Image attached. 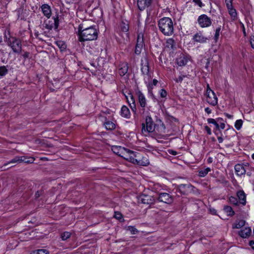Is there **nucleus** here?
<instances>
[{
  "mask_svg": "<svg viewBox=\"0 0 254 254\" xmlns=\"http://www.w3.org/2000/svg\"><path fill=\"white\" fill-rule=\"evenodd\" d=\"M98 34L99 31L96 28V26L84 28L82 25H79L78 28V40L80 42L95 40L98 38Z\"/></svg>",
  "mask_w": 254,
  "mask_h": 254,
  "instance_id": "obj_1",
  "label": "nucleus"
},
{
  "mask_svg": "<svg viewBox=\"0 0 254 254\" xmlns=\"http://www.w3.org/2000/svg\"><path fill=\"white\" fill-rule=\"evenodd\" d=\"M160 30L165 35L170 36L173 34L174 27L172 19L169 17H163L158 21Z\"/></svg>",
  "mask_w": 254,
  "mask_h": 254,
  "instance_id": "obj_2",
  "label": "nucleus"
},
{
  "mask_svg": "<svg viewBox=\"0 0 254 254\" xmlns=\"http://www.w3.org/2000/svg\"><path fill=\"white\" fill-rule=\"evenodd\" d=\"M7 44L11 49L13 53L20 54L22 52V43L21 40L15 37H11L7 40Z\"/></svg>",
  "mask_w": 254,
  "mask_h": 254,
  "instance_id": "obj_3",
  "label": "nucleus"
},
{
  "mask_svg": "<svg viewBox=\"0 0 254 254\" xmlns=\"http://www.w3.org/2000/svg\"><path fill=\"white\" fill-rule=\"evenodd\" d=\"M121 149L122 150V151H121V153L122 154L121 157L122 158L133 164H135V162H136V159L135 157H136V156L134 151L126 148H121Z\"/></svg>",
  "mask_w": 254,
  "mask_h": 254,
  "instance_id": "obj_4",
  "label": "nucleus"
},
{
  "mask_svg": "<svg viewBox=\"0 0 254 254\" xmlns=\"http://www.w3.org/2000/svg\"><path fill=\"white\" fill-rule=\"evenodd\" d=\"M156 201L171 204L174 201V197L167 192H159L156 197Z\"/></svg>",
  "mask_w": 254,
  "mask_h": 254,
  "instance_id": "obj_5",
  "label": "nucleus"
},
{
  "mask_svg": "<svg viewBox=\"0 0 254 254\" xmlns=\"http://www.w3.org/2000/svg\"><path fill=\"white\" fill-rule=\"evenodd\" d=\"M45 28L49 30H52L54 28L55 30L58 29L59 26V19L58 15L56 16H53L51 19L45 20L44 22Z\"/></svg>",
  "mask_w": 254,
  "mask_h": 254,
  "instance_id": "obj_6",
  "label": "nucleus"
},
{
  "mask_svg": "<svg viewBox=\"0 0 254 254\" xmlns=\"http://www.w3.org/2000/svg\"><path fill=\"white\" fill-rule=\"evenodd\" d=\"M144 35L141 32L137 34L136 43L135 47L134 53L136 55H139L144 46Z\"/></svg>",
  "mask_w": 254,
  "mask_h": 254,
  "instance_id": "obj_7",
  "label": "nucleus"
},
{
  "mask_svg": "<svg viewBox=\"0 0 254 254\" xmlns=\"http://www.w3.org/2000/svg\"><path fill=\"white\" fill-rule=\"evenodd\" d=\"M195 187L190 184H181L178 186L177 190L183 194H188L194 192Z\"/></svg>",
  "mask_w": 254,
  "mask_h": 254,
  "instance_id": "obj_8",
  "label": "nucleus"
},
{
  "mask_svg": "<svg viewBox=\"0 0 254 254\" xmlns=\"http://www.w3.org/2000/svg\"><path fill=\"white\" fill-rule=\"evenodd\" d=\"M206 95V101L208 104L213 106L217 104V98L214 92L210 88L209 85H207Z\"/></svg>",
  "mask_w": 254,
  "mask_h": 254,
  "instance_id": "obj_9",
  "label": "nucleus"
},
{
  "mask_svg": "<svg viewBox=\"0 0 254 254\" xmlns=\"http://www.w3.org/2000/svg\"><path fill=\"white\" fill-rule=\"evenodd\" d=\"M146 128H145V124H142V129L147 131L148 132H152L154 131V123L150 116H147L145 118Z\"/></svg>",
  "mask_w": 254,
  "mask_h": 254,
  "instance_id": "obj_10",
  "label": "nucleus"
},
{
  "mask_svg": "<svg viewBox=\"0 0 254 254\" xmlns=\"http://www.w3.org/2000/svg\"><path fill=\"white\" fill-rule=\"evenodd\" d=\"M138 199L139 202L148 205L155 204L156 202V198H154L152 196L145 194L140 195Z\"/></svg>",
  "mask_w": 254,
  "mask_h": 254,
  "instance_id": "obj_11",
  "label": "nucleus"
},
{
  "mask_svg": "<svg viewBox=\"0 0 254 254\" xmlns=\"http://www.w3.org/2000/svg\"><path fill=\"white\" fill-rule=\"evenodd\" d=\"M197 22L200 26L202 28L209 27L212 23L211 19L206 14L200 15L197 19Z\"/></svg>",
  "mask_w": 254,
  "mask_h": 254,
  "instance_id": "obj_12",
  "label": "nucleus"
},
{
  "mask_svg": "<svg viewBox=\"0 0 254 254\" xmlns=\"http://www.w3.org/2000/svg\"><path fill=\"white\" fill-rule=\"evenodd\" d=\"M166 127L162 121L158 118H156L155 120V125L154 126V131L158 132V134H161L165 133Z\"/></svg>",
  "mask_w": 254,
  "mask_h": 254,
  "instance_id": "obj_13",
  "label": "nucleus"
},
{
  "mask_svg": "<svg viewBox=\"0 0 254 254\" xmlns=\"http://www.w3.org/2000/svg\"><path fill=\"white\" fill-rule=\"evenodd\" d=\"M247 165L245 162L242 164H237L235 165L234 169L237 175L241 176L246 173Z\"/></svg>",
  "mask_w": 254,
  "mask_h": 254,
  "instance_id": "obj_14",
  "label": "nucleus"
},
{
  "mask_svg": "<svg viewBox=\"0 0 254 254\" xmlns=\"http://www.w3.org/2000/svg\"><path fill=\"white\" fill-rule=\"evenodd\" d=\"M121 29L123 32L124 33V35H122L124 39V43H126L129 41V33H128L129 30L128 24L122 21L121 24Z\"/></svg>",
  "mask_w": 254,
  "mask_h": 254,
  "instance_id": "obj_15",
  "label": "nucleus"
},
{
  "mask_svg": "<svg viewBox=\"0 0 254 254\" xmlns=\"http://www.w3.org/2000/svg\"><path fill=\"white\" fill-rule=\"evenodd\" d=\"M152 3V0H137V4L138 9L142 11L149 7Z\"/></svg>",
  "mask_w": 254,
  "mask_h": 254,
  "instance_id": "obj_16",
  "label": "nucleus"
},
{
  "mask_svg": "<svg viewBox=\"0 0 254 254\" xmlns=\"http://www.w3.org/2000/svg\"><path fill=\"white\" fill-rule=\"evenodd\" d=\"M207 40L208 38L203 36L200 32L196 33L192 37L193 42L200 43H205Z\"/></svg>",
  "mask_w": 254,
  "mask_h": 254,
  "instance_id": "obj_17",
  "label": "nucleus"
},
{
  "mask_svg": "<svg viewBox=\"0 0 254 254\" xmlns=\"http://www.w3.org/2000/svg\"><path fill=\"white\" fill-rule=\"evenodd\" d=\"M188 62V57L187 55L181 53L176 59V63L179 66L185 65Z\"/></svg>",
  "mask_w": 254,
  "mask_h": 254,
  "instance_id": "obj_18",
  "label": "nucleus"
},
{
  "mask_svg": "<svg viewBox=\"0 0 254 254\" xmlns=\"http://www.w3.org/2000/svg\"><path fill=\"white\" fill-rule=\"evenodd\" d=\"M237 197L239 199V203L242 204L243 206L246 205V195L243 190H239L237 192Z\"/></svg>",
  "mask_w": 254,
  "mask_h": 254,
  "instance_id": "obj_19",
  "label": "nucleus"
},
{
  "mask_svg": "<svg viewBox=\"0 0 254 254\" xmlns=\"http://www.w3.org/2000/svg\"><path fill=\"white\" fill-rule=\"evenodd\" d=\"M136 94L138 96V102L140 107H145L146 106V100L145 96L140 90L137 91Z\"/></svg>",
  "mask_w": 254,
  "mask_h": 254,
  "instance_id": "obj_20",
  "label": "nucleus"
},
{
  "mask_svg": "<svg viewBox=\"0 0 254 254\" xmlns=\"http://www.w3.org/2000/svg\"><path fill=\"white\" fill-rule=\"evenodd\" d=\"M41 8L44 15L49 18L52 13L50 6L48 4H44L42 5Z\"/></svg>",
  "mask_w": 254,
  "mask_h": 254,
  "instance_id": "obj_21",
  "label": "nucleus"
},
{
  "mask_svg": "<svg viewBox=\"0 0 254 254\" xmlns=\"http://www.w3.org/2000/svg\"><path fill=\"white\" fill-rule=\"evenodd\" d=\"M121 115L122 117L129 119L130 117V112L129 109L125 105L122 106L121 110Z\"/></svg>",
  "mask_w": 254,
  "mask_h": 254,
  "instance_id": "obj_22",
  "label": "nucleus"
},
{
  "mask_svg": "<svg viewBox=\"0 0 254 254\" xmlns=\"http://www.w3.org/2000/svg\"><path fill=\"white\" fill-rule=\"evenodd\" d=\"M251 234V229L250 227H246L242 230H241L239 232L240 236L243 238H247L250 236Z\"/></svg>",
  "mask_w": 254,
  "mask_h": 254,
  "instance_id": "obj_23",
  "label": "nucleus"
},
{
  "mask_svg": "<svg viewBox=\"0 0 254 254\" xmlns=\"http://www.w3.org/2000/svg\"><path fill=\"white\" fill-rule=\"evenodd\" d=\"M141 71L143 74L148 75L149 71V66L148 61H145V63H141Z\"/></svg>",
  "mask_w": 254,
  "mask_h": 254,
  "instance_id": "obj_24",
  "label": "nucleus"
},
{
  "mask_svg": "<svg viewBox=\"0 0 254 254\" xmlns=\"http://www.w3.org/2000/svg\"><path fill=\"white\" fill-rule=\"evenodd\" d=\"M128 69V64L127 63H123L121 65L119 68V73L121 76H124L127 73Z\"/></svg>",
  "mask_w": 254,
  "mask_h": 254,
  "instance_id": "obj_25",
  "label": "nucleus"
},
{
  "mask_svg": "<svg viewBox=\"0 0 254 254\" xmlns=\"http://www.w3.org/2000/svg\"><path fill=\"white\" fill-rule=\"evenodd\" d=\"M149 164V160L146 157H143L141 159H136V162H135V164H137L139 166H146Z\"/></svg>",
  "mask_w": 254,
  "mask_h": 254,
  "instance_id": "obj_26",
  "label": "nucleus"
},
{
  "mask_svg": "<svg viewBox=\"0 0 254 254\" xmlns=\"http://www.w3.org/2000/svg\"><path fill=\"white\" fill-rule=\"evenodd\" d=\"M225 212L229 216H233L235 215V213L233 210L232 207L228 205H225L223 208Z\"/></svg>",
  "mask_w": 254,
  "mask_h": 254,
  "instance_id": "obj_27",
  "label": "nucleus"
},
{
  "mask_svg": "<svg viewBox=\"0 0 254 254\" xmlns=\"http://www.w3.org/2000/svg\"><path fill=\"white\" fill-rule=\"evenodd\" d=\"M207 121L208 124H212L215 126L216 130L215 131V134L218 135V133L216 131L217 130H219V124L217 121L212 118H209L207 120Z\"/></svg>",
  "mask_w": 254,
  "mask_h": 254,
  "instance_id": "obj_28",
  "label": "nucleus"
},
{
  "mask_svg": "<svg viewBox=\"0 0 254 254\" xmlns=\"http://www.w3.org/2000/svg\"><path fill=\"white\" fill-rule=\"evenodd\" d=\"M104 126L107 130H113L116 127L115 124L111 121H107L105 122Z\"/></svg>",
  "mask_w": 254,
  "mask_h": 254,
  "instance_id": "obj_29",
  "label": "nucleus"
},
{
  "mask_svg": "<svg viewBox=\"0 0 254 254\" xmlns=\"http://www.w3.org/2000/svg\"><path fill=\"white\" fill-rule=\"evenodd\" d=\"M166 47L168 48L174 50L176 48L174 40L172 38L168 39L166 41Z\"/></svg>",
  "mask_w": 254,
  "mask_h": 254,
  "instance_id": "obj_30",
  "label": "nucleus"
},
{
  "mask_svg": "<svg viewBox=\"0 0 254 254\" xmlns=\"http://www.w3.org/2000/svg\"><path fill=\"white\" fill-rule=\"evenodd\" d=\"M20 159H21V163L24 162L27 164L33 163L35 160L33 157L27 158L24 156H20Z\"/></svg>",
  "mask_w": 254,
  "mask_h": 254,
  "instance_id": "obj_31",
  "label": "nucleus"
},
{
  "mask_svg": "<svg viewBox=\"0 0 254 254\" xmlns=\"http://www.w3.org/2000/svg\"><path fill=\"white\" fill-rule=\"evenodd\" d=\"M56 43L61 51H64L66 49V45L64 42L58 41L56 42Z\"/></svg>",
  "mask_w": 254,
  "mask_h": 254,
  "instance_id": "obj_32",
  "label": "nucleus"
},
{
  "mask_svg": "<svg viewBox=\"0 0 254 254\" xmlns=\"http://www.w3.org/2000/svg\"><path fill=\"white\" fill-rule=\"evenodd\" d=\"M8 70L5 65L0 66V77H3L8 73Z\"/></svg>",
  "mask_w": 254,
  "mask_h": 254,
  "instance_id": "obj_33",
  "label": "nucleus"
},
{
  "mask_svg": "<svg viewBox=\"0 0 254 254\" xmlns=\"http://www.w3.org/2000/svg\"><path fill=\"white\" fill-rule=\"evenodd\" d=\"M210 168L208 167L203 170H201L198 171V176L200 177H204L208 174L209 172L210 171Z\"/></svg>",
  "mask_w": 254,
  "mask_h": 254,
  "instance_id": "obj_34",
  "label": "nucleus"
},
{
  "mask_svg": "<svg viewBox=\"0 0 254 254\" xmlns=\"http://www.w3.org/2000/svg\"><path fill=\"white\" fill-rule=\"evenodd\" d=\"M121 148H125L121 147V146H115L113 147L112 150L114 153H115L117 155H119V156L121 157L122 154L121 153V151H122V150L121 149Z\"/></svg>",
  "mask_w": 254,
  "mask_h": 254,
  "instance_id": "obj_35",
  "label": "nucleus"
},
{
  "mask_svg": "<svg viewBox=\"0 0 254 254\" xmlns=\"http://www.w3.org/2000/svg\"><path fill=\"white\" fill-rule=\"evenodd\" d=\"M126 229L127 231H129L131 234H136L138 233L139 231L135 228L134 226H128L126 227Z\"/></svg>",
  "mask_w": 254,
  "mask_h": 254,
  "instance_id": "obj_36",
  "label": "nucleus"
},
{
  "mask_svg": "<svg viewBox=\"0 0 254 254\" xmlns=\"http://www.w3.org/2000/svg\"><path fill=\"white\" fill-rule=\"evenodd\" d=\"M230 202L235 206H238L239 204V201L238 200L237 197L231 196L229 197Z\"/></svg>",
  "mask_w": 254,
  "mask_h": 254,
  "instance_id": "obj_37",
  "label": "nucleus"
},
{
  "mask_svg": "<svg viewBox=\"0 0 254 254\" xmlns=\"http://www.w3.org/2000/svg\"><path fill=\"white\" fill-rule=\"evenodd\" d=\"M32 254H49V252L46 249H39L33 251Z\"/></svg>",
  "mask_w": 254,
  "mask_h": 254,
  "instance_id": "obj_38",
  "label": "nucleus"
},
{
  "mask_svg": "<svg viewBox=\"0 0 254 254\" xmlns=\"http://www.w3.org/2000/svg\"><path fill=\"white\" fill-rule=\"evenodd\" d=\"M221 26L217 27L215 30V33L214 37V40L215 41V42H217L220 35V32L221 29Z\"/></svg>",
  "mask_w": 254,
  "mask_h": 254,
  "instance_id": "obj_39",
  "label": "nucleus"
},
{
  "mask_svg": "<svg viewBox=\"0 0 254 254\" xmlns=\"http://www.w3.org/2000/svg\"><path fill=\"white\" fill-rule=\"evenodd\" d=\"M114 217L116 218L117 220H119L120 222H123L124 221L123 216L122 214V213L120 212H115Z\"/></svg>",
  "mask_w": 254,
  "mask_h": 254,
  "instance_id": "obj_40",
  "label": "nucleus"
},
{
  "mask_svg": "<svg viewBox=\"0 0 254 254\" xmlns=\"http://www.w3.org/2000/svg\"><path fill=\"white\" fill-rule=\"evenodd\" d=\"M245 224V221L244 220H240L234 226H233V228L239 229L244 226Z\"/></svg>",
  "mask_w": 254,
  "mask_h": 254,
  "instance_id": "obj_41",
  "label": "nucleus"
},
{
  "mask_svg": "<svg viewBox=\"0 0 254 254\" xmlns=\"http://www.w3.org/2000/svg\"><path fill=\"white\" fill-rule=\"evenodd\" d=\"M71 236V233L68 232H64L61 234L62 240L65 241L68 239Z\"/></svg>",
  "mask_w": 254,
  "mask_h": 254,
  "instance_id": "obj_42",
  "label": "nucleus"
},
{
  "mask_svg": "<svg viewBox=\"0 0 254 254\" xmlns=\"http://www.w3.org/2000/svg\"><path fill=\"white\" fill-rule=\"evenodd\" d=\"M243 121L242 120H238L235 123V127L237 130L240 129L243 125Z\"/></svg>",
  "mask_w": 254,
  "mask_h": 254,
  "instance_id": "obj_43",
  "label": "nucleus"
},
{
  "mask_svg": "<svg viewBox=\"0 0 254 254\" xmlns=\"http://www.w3.org/2000/svg\"><path fill=\"white\" fill-rule=\"evenodd\" d=\"M21 159H20V156H15L14 158L11 159L7 164V165L10 163H21Z\"/></svg>",
  "mask_w": 254,
  "mask_h": 254,
  "instance_id": "obj_44",
  "label": "nucleus"
},
{
  "mask_svg": "<svg viewBox=\"0 0 254 254\" xmlns=\"http://www.w3.org/2000/svg\"><path fill=\"white\" fill-rule=\"evenodd\" d=\"M229 11V14L231 15V16L235 17L237 16V12L236 10L233 8V6L232 8H230V9H228Z\"/></svg>",
  "mask_w": 254,
  "mask_h": 254,
  "instance_id": "obj_45",
  "label": "nucleus"
},
{
  "mask_svg": "<svg viewBox=\"0 0 254 254\" xmlns=\"http://www.w3.org/2000/svg\"><path fill=\"white\" fill-rule=\"evenodd\" d=\"M130 95V100H127V102L129 105L131 104H135V99L133 96L131 94H129Z\"/></svg>",
  "mask_w": 254,
  "mask_h": 254,
  "instance_id": "obj_46",
  "label": "nucleus"
},
{
  "mask_svg": "<svg viewBox=\"0 0 254 254\" xmlns=\"http://www.w3.org/2000/svg\"><path fill=\"white\" fill-rule=\"evenodd\" d=\"M160 95L162 98H165L167 95V92L165 89H161L160 91Z\"/></svg>",
  "mask_w": 254,
  "mask_h": 254,
  "instance_id": "obj_47",
  "label": "nucleus"
},
{
  "mask_svg": "<svg viewBox=\"0 0 254 254\" xmlns=\"http://www.w3.org/2000/svg\"><path fill=\"white\" fill-rule=\"evenodd\" d=\"M43 193H44V190H42L37 191L36 192L35 195V198H39L40 196L42 195Z\"/></svg>",
  "mask_w": 254,
  "mask_h": 254,
  "instance_id": "obj_48",
  "label": "nucleus"
},
{
  "mask_svg": "<svg viewBox=\"0 0 254 254\" xmlns=\"http://www.w3.org/2000/svg\"><path fill=\"white\" fill-rule=\"evenodd\" d=\"M233 0H225L226 4L228 9H230L232 7Z\"/></svg>",
  "mask_w": 254,
  "mask_h": 254,
  "instance_id": "obj_49",
  "label": "nucleus"
},
{
  "mask_svg": "<svg viewBox=\"0 0 254 254\" xmlns=\"http://www.w3.org/2000/svg\"><path fill=\"white\" fill-rule=\"evenodd\" d=\"M30 53L28 52H24L23 54L22 55V56L23 57L24 61L26 60L27 59H30L31 57H30Z\"/></svg>",
  "mask_w": 254,
  "mask_h": 254,
  "instance_id": "obj_50",
  "label": "nucleus"
},
{
  "mask_svg": "<svg viewBox=\"0 0 254 254\" xmlns=\"http://www.w3.org/2000/svg\"><path fill=\"white\" fill-rule=\"evenodd\" d=\"M186 77V75H182L180 76L178 78L175 79L177 83H181L184 77Z\"/></svg>",
  "mask_w": 254,
  "mask_h": 254,
  "instance_id": "obj_51",
  "label": "nucleus"
},
{
  "mask_svg": "<svg viewBox=\"0 0 254 254\" xmlns=\"http://www.w3.org/2000/svg\"><path fill=\"white\" fill-rule=\"evenodd\" d=\"M153 88V87H152V84H149V85L148 86V90L149 94L151 96H153V92H152V89Z\"/></svg>",
  "mask_w": 254,
  "mask_h": 254,
  "instance_id": "obj_52",
  "label": "nucleus"
},
{
  "mask_svg": "<svg viewBox=\"0 0 254 254\" xmlns=\"http://www.w3.org/2000/svg\"><path fill=\"white\" fill-rule=\"evenodd\" d=\"M245 164L247 165L246 172L248 171H251L254 172V167H253L250 165V164L248 162H245Z\"/></svg>",
  "mask_w": 254,
  "mask_h": 254,
  "instance_id": "obj_53",
  "label": "nucleus"
},
{
  "mask_svg": "<svg viewBox=\"0 0 254 254\" xmlns=\"http://www.w3.org/2000/svg\"><path fill=\"white\" fill-rule=\"evenodd\" d=\"M192 1L194 2L195 4L198 5L200 7H202L203 6L200 0H192Z\"/></svg>",
  "mask_w": 254,
  "mask_h": 254,
  "instance_id": "obj_54",
  "label": "nucleus"
},
{
  "mask_svg": "<svg viewBox=\"0 0 254 254\" xmlns=\"http://www.w3.org/2000/svg\"><path fill=\"white\" fill-rule=\"evenodd\" d=\"M250 41L251 47L254 49V36L251 37Z\"/></svg>",
  "mask_w": 254,
  "mask_h": 254,
  "instance_id": "obj_55",
  "label": "nucleus"
},
{
  "mask_svg": "<svg viewBox=\"0 0 254 254\" xmlns=\"http://www.w3.org/2000/svg\"><path fill=\"white\" fill-rule=\"evenodd\" d=\"M131 109L132 110V112L134 113H136V105L135 104H131V105H129Z\"/></svg>",
  "mask_w": 254,
  "mask_h": 254,
  "instance_id": "obj_56",
  "label": "nucleus"
},
{
  "mask_svg": "<svg viewBox=\"0 0 254 254\" xmlns=\"http://www.w3.org/2000/svg\"><path fill=\"white\" fill-rule=\"evenodd\" d=\"M26 188V183L23 182V184L19 186V190L22 191L23 190H25Z\"/></svg>",
  "mask_w": 254,
  "mask_h": 254,
  "instance_id": "obj_57",
  "label": "nucleus"
},
{
  "mask_svg": "<svg viewBox=\"0 0 254 254\" xmlns=\"http://www.w3.org/2000/svg\"><path fill=\"white\" fill-rule=\"evenodd\" d=\"M145 107H141V108L139 109V113L141 115H144L145 113Z\"/></svg>",
  "mask_w": 254,
  "mask_h": 254,
  "instance_id": "obj_58",
  "label": "nucleus"
},
{
  "mask_svg": "<svg viewBox=\"0 0 254 254\" xmlns=\"http://www.w3.org/2000/svg\"><path fill=\"white\" fill-rule=\"evenodd\" d=\"M205 129L208 134L210 135L211 134V130L209 127L207 126H205Z\"/></svg>",
  "mask_w": 254,
  "mask_h": 254,
  "instance_id": "obj_59",
  "label": "nucleus"
},
{
  "mask_svg": "<svg viewBox=\"0 0 254 254\" xmlns=\"http://www.w3.org/2000/svg\"><path fill=\"white\" fill-rule=\"evenodd\" d=\"M168 152L170 154H171L173 155H176L177 154V152L176 151L173 150L172 149L168 150Z\"/></svg>",
  "mask_w": 254,
  "mask_h": 254,
  "instance_id": "obj_60",
  "label": "nucleus"
},
{
  "mask_svg": "<svg viewBox=\"0 0 254 254\" xmlns=\"http://www.w3.org/2000/svg\"><path fill=\"white\" fill-rule=\"evenodd\" d=\"M219 129L221 128V129H224L225 127V124L224 123H220V124H219Z\"/></svg>",
  "mask_w": 254,
  "mask_h": 254,
  "instance_id": "obj_61",
  "label": "nucleus"
},
{
  "mask_svg": "<svg viewBox=\"0 0 254 254\" xmlns=\"http://www.w3.org/2000/svg\"><path fill=\"white\" fill-rule=\"evenodd\" d=\"M249 245L252 247V248L254 250V241L252 240L250 241L249 243Z\"/></svg>",
  "mask_w": 254,
  "mask_h": 254,
  "instance_id": "obj_62",
  "label": "nucleus"
},
{
  "mask_svg": "<svg viewBox=\"0 0 254 254\" xmlns=\"http://www.w3.org/2000/svg\"><path fill=\"white\" fill-rule=\"evenodd\" d=\"M158 83V80L157 79H154L153 80L152 83H151L150 84H152V87H153V86H156L157 84Z\"/></svg>",
  "mask_w": 254,
  "mask_h": 254,
  "instance_id": "obj_63",
  "label": "nucleus"
},
{
  "mask_svg": "<svg viewBox=\"0 0 254 254\" xmlns=\"http://www.w3.org/2000/svg\"><path fill=\"white\" fill-rule=\"evenodd\" d=\"M205 111L208 114L211 113V110L208 107L205 108Z\"/></svg>",
  "mask_w": 254,
  "mask_h": 254,
  "instance_id": "obj_64",
  "label": "nucleus"
}]
</instances>
